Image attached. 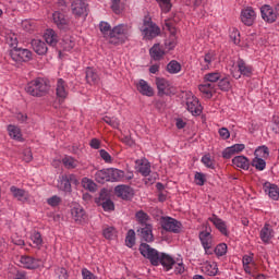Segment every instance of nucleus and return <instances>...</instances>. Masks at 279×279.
<instances>
[{"instance_id": "nucleus-6", "label": "nucleus", "mask_w": 279, "mask_h": 279, "mask_svg": "<svg viewBox=\"0 0 279 279\" xmlns=\"http://www.w3.org/2000/svg\"><path fill=\"white\" fill-rule=\"evenodd\" d=\"M260 14L265 23H276L279 16V4H277L275 9L269 4L263 5L260 8Z\"/></svg>"}, {"instance_id": "nucleus-16", "label": "nucleus", "mask_w": 279, "mask_h": 279, "mask_svg": "<svg viewBox=\"0 0 279 279\" xmlns=\"http://www.w3.org/2000/svg\"><path fill=\"white\" fill-rule=\"evenodd\" d=\"M10 193L13 199L25 204V202H29V192L25 191L24 189L17 187L15 185L10 187Z\"/></svg>"}, {"instance_id": "nucleus-48", "label": "nucleus", "mask_w": 279, "mask_h": 279, "mask_svg": "<svg viewBox=\"0 0 279 279\" xmlns=\"http://www.w3.org/2000/svg\"><path fill=\"white\" fill-rule=\"evenodd\" d=\"M252 167H255L257 171H265V168L267 167V162L265 159L260 157H255L252 161Z\"/></svg>"}, {"instance_id": "nucleus-35", "label": "nucleus", "mask_w": 279, "mask_h": 279, "mask_svg": "<svg viewBox=\"0 0 279 279\" xmlns=\"http://www.w3.org/2000/svg\"><path fill=\"white\" fill-rule=\"evenodd\" d=\"M149 54L153 58V60H162L165 57V49L160 46V44H155L150 50Z\"/></svg>"}, {"instance_id": "nucleus-21", "label": "nucleus", "mask_w": 279, "mask_h": 279, "mask_svg": "<svg viewBox=\"0 0 279 279\" xmlns=\"http://www.w3.org/2000/svg\"><path fill=\"white\" fill-rule=\"evenodd\" d=\"M166 27L169 29L171 35L169 39L166 40L165 45L166 49L171 51V49H175V45H178V41L175 39V27H173V24H171L169 21L166 22Z\"/></svg>"}, {"instance_id": "nucleus-31", "label": "nucleus", "mask_w": 279, "mask_h": 279, "mask_svg": "<svg viewBox=\"0 0 279 279\" xmlns=\"http://www.w3.org/2000/svg\"><path fill=\"white\" fill-rule=\"evenodd\" d=\"M125 172L117 168H109V182H123Z\"/></svg>"}, {"instance_id": "nucleus-28", "label": "nucleus", "mask_w": 279, "mask_h": 279, "mask_svg": "<svg viewBox=\"0 0 279 279\" xmlns=\"http://www.w3.org/2000/svg\"><path fill=\"white\" fill-rule=\"evenodd\" d=\"M32 48L38 56H45L49 48H47V44L40 39H33L31 41Z\"/></svg>"}, {"instance_id": "nucleus-64", "label": "nucleus", "mask_w": 279, "mask_h": 279, "mask_svg": "<svg viewBox=\"0 0 279 279\" xmlns=\"http://www.w3.org/2000/svg\"><path fill=\"white\" fill-rule=\"evenodd\" d=\"M56 274L58 276L59 279H68L69 278V274L66 272L65 268H59L56 270Z\"/></svg>"}, {"instance_id": "nucleus-55", "label": "nucleus", "mask_w": 279, "mask_h": 279, "mask_svg": "<svg viewBox=\"0 0 279 279\" xmlns=\"http://www.w3.org/2000/svg\"><path fill=\"white\" fill-rule=\"evenodd\" d=\"M217 256H226L228 254V245L226 243L218 244L215 248Z\"/></svg>"}, {"instance_id": "nucleus-47", "label": "nucleus", "mask_w": 279, "mask_h": 279, "mask_svg": "<svg viewBox=\"0 0 279 279\" xmlns=\"http://www.w3.org/2000/svg\"><path fill=\"white\" fill-rule=\"evenodd\" d=\"M82 186L83 189H86V191H90V193H95V191H97V184L88 178H83Z\"/></svg>"}, {"instance_id": "nucleus-62", "label": "nucleus", "mask_w": 279, "mask_h": 279, "mask_svg": "<svg viewBox=\"0 0 279 279\" xmlns=\"http://www.w3.org/2000/svg\"><path fill=\"white\" fill-rule=\"evenodd\" d=\"M22 27L25 29V32H32L34 29V23L32 20H24L22 22Z\"/></svg>"}, {"instance_id": "nucleus-3", "label": "nucleus", "mask_w": 279, "mask_h": 279, "mask_svg": "<svg viewBox=\"0 0 279 279\" xmlns=\"http://www.w3.org/2000/svg\"><path fill=\"white\" fill-rule=\"evenodd\" d=\"M130 38V26L128 24H119L112 28L109 43L111 45H121Z\"/></svg>"}, {"instance_id": "nucleus-41", "label": "nucleus", "mask_w": 279, "mask_h": 279, "mask_svg": "<svg viewBox=\"0 0 279 279\" xmlns=\"http://www.w3.org/2000/svg\"><path fill=\"white\" fill-rule=\"evenodd\" d=\"M9 136L14 138V141H23V135L21 134V129L19 126L10 124L8 126Z\"/></svg>"}, {"instance_id": "nucleus-19", "label": "nucleus", "mask_w": 279, "mask_h": 279, "mask_svg": "<svg viewBox=\"0 0 279 279\" xmlns=\"http://www.w3.org/2000/svg\"><path fill=\"white\" fill-rule=\"evenodd\" d=\"M56 94L59 99H66L69 97V85L64 80H57Z\"/></svg>"}, {"instance_id": "nucleus-42", "label": "nucleus", "mask_w": 279, "mask_h": 279, "mask_svg": "<svg viewBox=\"0 0 279 279\" xmlns=\"http://www.w3.org/2000/svg\"><path fill=\"white\" fill-rule=\"evenodd\" d=\"M31 241L33 242V247H36V250H40L43 247V235L40 232L34 231L31 234Z\"/></svg>"}, {"instance_id": "nucleus-61", "label": "nucleus", "mask_w": 279, "mask_h": 279, "mask_svg": "<svg viewBox=\"0 0 279 279\" xmlns=\"http://www.w3.org/2000/svg\"><path fill=\"white\" fill-rule=\"evenodd\" d=\"M81 274L83 279H97V276H95V274L88 270V268H83L81 270Z\"/></svg>"}, {"instance_id": "nucleus-54", "label": "nucleus", "mask_w": 279, "mask_h": 279, "mask_svg": "<svg viewBox=\"0 0 279 279\" xmlns=\"http://www.w3.org/2000/svg\"><path fill=\"white\" fill-rule=\"evenodd\" d=\"M269 156V148L262 146L255 150V158H267Z\"/></svg>"}, {"instance_id": "nucleus-14", "label": "nucleus", "mask_w": 279, "mask_h": 279, "mask_svg": "<svg viewBox=\"0 0 279 279\" xmlns=\"http://www.w3.org/2000/svg\"><path fill=\"white\" fill-rule=\"evenodd\" d=\"M71 10L74 16H86L87 13V4L84 0H72Z\"/></svg>"}, {"instance_id": "nucleus-8", "label": "nucleus", "mask_w": 279, "mask_h": 279, "mask_svg": "<svg viewBox=\"0 0 279 279\" xmlns=\"http://www.w3.org/2000/svg\"><path fill=\"white\" fill-rule=\"evenodd\" d=\"M10 58L13 62H29L32 60V52L25 48H13L10 51Z\"/></svg>"}, {"instance_id": "nucleus-34", "label": "nucleus", "mask_w": 279, "mask_h": 279, "mask_svg": "<svg viewBox=\"0 0 279 279\" xmlns=\"http://www.w3.org/2000/svg\"><path fill=\"white\" fill-rule=\"evenodd\" d=\"M135 219L142 227L151 226V217H149V215L143 210L136 211Z\"/></svg>"}, {"instance_id": "nucleus-36", "label": "nucleus", "mask_w": 279, "mask_h": 279, "mask_svg": "<svg viewBox=\"0 0 279 279\" xmlns=\"http://www.w3.org/2000/svg\"><path fill=\"white\" fill-rule=\"evenodd\" d=\"M202 271L206 274L207 276H217L219 272V268L217 267V263L213 262H207L203 265Z\"/></svg>"}, {"instance_id": "nucleus-49", "label": "nucleus", "mask_w": 279, "mask_h": 279, "mask_svg": "<svg viewBox=\"0 0 279 279\" xmlns=\"http://www.w3.org/2000/svg\"><path fill=\"white\" fill-rule=\"evenodd\" d=\"M62 162L66 169H75V167H77L78 165L77 160H75V158L71 156H65L62 159Z\"/></svg>"}, {"instance_id": "nucleus-18", "label": "nucleus", "mask_w": 279, "mask_h": 279, "mask_svg": "<svg viewBox=\"0 0 279 279\" xmlns=\"http://www.w3.org/2000/svg\"><path fill=\"white\" fill-rule=\"evenodd\" d=\"M198 236L205 250V254H213V252H210L213 247V234H210V231H202Z\"/></svg>"}, {"instance_id": "nucleus-60", "label": "nucleus", "mask_w": 279, "mask_h": 279, "mask_svg": "<svg viewBox=\"0 0 279 279\" xmlns=\"http://www.w3.org/2000/svg\"><path fill=\"white\" fill-rule=\"evenodd\" d=\"M162 12H169L171 10V0H157Z\"/></svg>"}, {"instance_id": "nucleus-1", "label": "nucleus", "mask_w": 279, "mask_h": 279, "mask_svg": "<svg viewBox=\"0 0 279 279\" xmlns=\"http://www.w3.org/2000/svg\"><path fill=\"white\" fill-rule=\"evenodd\" d=\"M140 252L144 258H148L151 265L155 267L162 265L166 271H170V269H173V266L175 265V259H173L171 255L160 253L156 248H151L147 243H142L140 245Z\"/></svg>"}, {"instance_id": "nucleus-40", "label": "nucleus", "mask_w": 279, "mask_h": 279, "mask_svg": "<svg viewBox=\"0 0 279 279\" xmlns=\"http://www.w3.org/2000/svg\"><path fill=\"white\" fill-rule=\"evenodd\" d=\"M223 74L219 71L207 73L204 76V82H207L208 84H215L216 82H219L221 80V76Z\"/></svg>"}, {"instance_id": "nucleus-17", "label": "nucleus", "mask_w": 279, "mask_h": 279, "mask_svg": "<svg viewBox=\"0 0 279 279\" xmlns=\"http://www.w3.org/2000/svg\"><path fill=\"white\" fill-rule=\"evenodd\" d=\"M137 236L146 243H151L154 241V227L151 225L141 227L137 229Z\"/></svg>"}, {"instance_id": "nucleus-38", "label": "nucleus", "mask_w": 279, "mask_h": 279, "mask_svg": "<svg viewBox=\"0 0 279 279\" xmlns=\"http://www.w3.org/2000/svg\"><path fill=\"white\" fill-rule=\"evenodd\" d=\"M95 180H96V182H99V184H104L106 182H110L109 168L108 169L98 170L95 173Z\"/></svg>"}, {"instance_id": "nucleus-13", "label": "nucleus", "mask_w": 279, "mask_h": 279, "mask_svg": "<svg viewBox=\"0 0 279 279\" xmlns=\"http://www.w3.org/2000/svg\"><path fill=\"white\" fill-rule=\"evenodd\" d=\"M161 226L163 230H167V232H173L174 234H178L180 230H182V223L169 217L162 220Z\"/></svg>"}, {"instance_id": "nucleus-29", "label": "nucleus", "mask_w": 279, "mask_h": 279, "mask_svg": "<svg viewBox=\"0 0 279 279\" xmlns=\"http://www.w3.org/2000/svg\"><path fill=\"white\" fill-rule=\"evenodd\" d=\"M264 191H265V193H267V195L270 197V199L278 202V199H279L278 185L266 182L264 184Z\"/></svg>"}, {"instance_id": "nucleus-43", "label": "nucleus", "mask_w": 279, "mask_h": 279, "mask_svg": "<svg viewBox=\"0 0 279 279\" xmlns=\"http://www.w3.org/2000/svg\"><path fill=\"white\" fill-rule=\"evenodd\" d=\"M168 73H171V75H175L182 71V64L180 62L172 60L167 65Z\"/></svg>"}, {"instance_id": "nucleus-57", "label": "nucleus", "mask_w": 279, "mask_h": 279, "mask_svg": "<svg viewBox=\"0 0 279 279\" xmlns=\"http://www.w3.org/2000/svg\"><path fill=\"white\" fill-rule=\"evenodd\" d=\"M194 180L197 186H204V184H206V174L202 172H196L194 174Z\"/></svg>"}, {"instance_id": "nucleus-37", "label": "nucleus", "mask_w": 279, "mask_h": 279, "mask_svg": "<svg viewBox=\"0 0 279 279\" xmlns=\"http://www.w3.org/2000/svg\"><path fill=\"white\" fill-rule=\"evenodd\" d=\"M228 92L232 88V84L230 83V77L226 74H222L220 80H218V84L216 85V89Z\"/></svg>"}, {"instance_id": "nucleus-51", "label": "nucleus", "mask_w": 279, "mask_h": 279, "mask_svg": "<svg viewBox=\"0 0 279 279\" xmlns=\"http://www.w3.org/2000/svg\"><path fill=\"white\" fill-rule=\"evenodd\" d=\"M102 234L105 236V239H116L117 238V229H114L113 227H107L104 229Z\"/></svg>"}, {"instance_id": "nucleus-59", "label": "nucleus", "mask_w": 279, "mask_h": 279, "mask_svg": "<svg viewBox=\"0 0 279 279\" xmlns=\"http://www.w3.org/2000/svg\"><path fill=\"white\" fill-rule=\"evenodd\" d=\"M99 156L108 165L112 163V156H110V153H107L106 149H100Z\"/></svg>"}, {"instance_id": "nucleus-4", "label": "nucleus", "mask_w": 279, "mask_h": 279, "mask_svg": "<svg viewBox=\"0 0 279 279\" xmlns=\"http://www.w3.org/2000/svg\"><path fill=\"white\" fill-rule=\"evenodd\" d=\"M140 29L144 40H154L160 34V27L151 21V17H145Z\"/></svg>"}, {"instance_id": "nucleus-50", "label": "nucleus", "mask_w": 279, "mask_h": 279, "mask_svg": "<svg viewBox=\"0 0 279 279\" xmlns=\"http://www.w3.org/2000/svg\"><path fill=\"white\" fill-rule=\"evenodd\" d=\"M125 243L128 245V247H134L135 243H136V232H134V230H129L128 234H126V239H125Z\"/></svg>"}, {"instance_id": "nucleus-23", "label": "nucleus", "mask_w": 279, "mask_h": 279, "mask_svg": "<svg viewBox=\"0 0 279 279\" xmlns=\"http://www.w3.org/2000/svg\"><path fill=\"white\" fill-rule=\"evenodd\" d=\"M208 221L214 223L215 228H217V230H219V232H221L225 236H228V226L226 225V221L218 218V216L215 214L208 218Z\"/></svg>"}, {"instance_id": "nucleus-20", "label": "nucleus", "mask_w": 279, "mask_h": 279, "mask_svg": "<svg viewBox=\"0 0 279 279\" xmlns=\"http://www.w3.org/2000/svg\"><path fill=\"white\" fill-rule=\"evenodd\" d=\"M199 92L202 93L203 97L206 99L213 98V95L217 93V85L213 83H204L198 86Z\"/></svg>"}, {"instance_id": "nucleus-7", "label": "nucleus", "mask_w": 279, "mask_h": 279, "mask_svg": "<svg viewBox=\"0 0 279 279\" xmlns=\"http://www.w3.org/2000/svg\"><path fill=\"white\" fill-rule=\"evenodd\" d=\"M71 184H78L75 174H62L58 179L57 189H59V191H63L64 193H71Z\"/></svg>"}, {"instance_id": "nucleus-26", "label": "nucleus", "mask_w": 279, "mask_h": 279, "mask_svg": "<svg viewBox=\"0 0 279 279\" xmlns=\"http://www.w3.org/2000/svg\"><path fill=\"white\" fill-rule=\"evenodd\" d=\"M136 88L141 95H144L145 97H154V88L149 86V83L145 80H140L136 84Z\"/></svg>"}, {"instance_id": "nucleus-25", "label": "nucleus", "mask_w": 279, "mask_h": 279, "mask_svg": "<svg viewBox=\"0 0 279 279\" xmlns=\"http://www.w3.org/2000/svg\"><path fill=\"white\" fill-rule=\"evenodd\" d=\"M138 173L147 178L151 173V165L147 159H140L135 161Z\"/></svg>"}, {"instance_id": "nucleus-5", "label": "nucleus", "mask_w": 279, "mask_h": 279, "mask_svg": "<svg viewBox=\"0 0 279 279\" xmlns=\"http://www.w3.org/2000/svg\"><path fill=\"white\" fill-rule=\"evenodd\" d=\"M236 69L238 70H231V75L234 80H241V75H243V77H252L254 74V68L245 63L243 59L236 61Z\"/></svg>"}, {"instance_id": "nucleus-10", "label": "nucleus", "mask_w": 279, "mask_h": 279, "mask_svg": "<svg viewBox=\"0 0 279 279\" xmlns=\"http://www.w3.org/2000/svg\"><path fill=\"white\" fill-rule=\"evenodd\" d=\"M186 109L189 110V112H191V114H193L194 117H199V114H202V105H199V99H197V97L190 95L186 98Z\"/></svg>"}, {"instance_id": "nucleus-30", "label": "nucleus", "mask_w": 279, "mask_h": 279, "mask_svg": "<svg viewBox=\"0 0 279 279\" xmlns=\"http://www.w3.org/2000/svg\"><path fill=\"white\" fill-rule=\"evenodd\" d=\"M232 165L235 169L247 171V169H250V159L245 156H236L232 159Z\"/></svg>"}, {"instance_id": "nucleus-24", "label": "nucleus", "mask_w": 279, "mask_h": 279, "mask_svg": "<svg viewBox=\"0 0 279 279\" xmlns=\"http://www.w3.org/2000/svg\"><path fill=\"white\" fill-rule=\"evenodd\" d=\"M52 19L59 29H69V19L64 16V13L56 11L52 14Z\"/></svg>"}, {"instance_id": "nucleus-33", "label": "nucleus", "mask_w": 279, "mask_h": 279, "mask_svg": "<svg viewBox=\"0 0 279 279\" xmlns=\"http://www.w3.org/2000/svg\"><path fill=\"white\" fill-rule=\"evenodd\" d=\"M114 191L118 197H122V199H130L132 197V187L129 185H118Z\"/></svg>"}, {"instance_id": "nucleus-63", "label": "nucleus", "mask_w": 279, "mask_h": 279, "mask_svg": "<svg viewBox=\"0 0 279 279\" xmlns=\"http://www.w3.org/2000/svg\"><path fill=\"white\" fill-rule=\"evenodd\" d=\"M102 208L106 211L114 210V203L110 199H106L102 202Z\"/></svg>"}, {"instance_id": "nucleus-46", "label": "nucleus", "mask_w": 279, "mask_h": 279, "mask_svg": "<svg viewBox=\"0 0 279 279\" xmlns=\"http://www.w3.org/2000/svg\"><path fill=\"white\" fill-rule=\"evenodd\" d=\"M64 51H71L75 47V39L71 36H65L61 43Z\"/></svg>"}, {"instance_id": "nucleus-15", "label": "nucleus", "mask_w": 279, "mask_h": 279, "mask_svg": "<svg viewBox=\"0 0 279 279\" xmlns=\"http://www.w3.org/2000/svg\"><path fill=\"white\" fill-rule=\"evenodd\" d=\"M20 263L24 269H38L43 265V260L34 258L29 255H23Z\"/></svg>"}, {"instance_id": "nucleus-58", "label": "nucleus", "mask_w": 279, "mask_h": 279, "mask_svg": "<svg viewBox=\"0 0 279 279\" xmlns=\"http://www.w3.org/2000/svg\"><path fill=\"white\" fill-rule=\"evenodd\" d=\"M230 40L234 44V45H240L241 43V34L239 33V31L233 29L230 33Z\"/></svg>"}, {"instance_id": "nucleus-53", "label": "nucleus", "mask_w": 279, "mask_h": 279, "mask_svg": "<svg viewBox=\"0 0 279 279\" xmlns=\"http://www.w3.org/2000/svg\"><path fill=\"white\" fill-rule=\"evenodd\" d=\"M111 10L114 14H121V12H123V3L121 0H111Z\"/></svg>"}, {"instance_id": "nucleus-12", "label": "nucleus", "mask_w": 279, "mask_h": 279, "mask_svg": "<svg viewBox=\"0 0 279 279\" xmlns=\"http://www.w3.org/2000/svg\"><path fill=\"white\" fill-rule=\"evenodd\" d=\"M217 60V52L209 51L205 53V56L201 57L199 64H201V71H209V69H213V62Z\"/></svg>"}, {"instance_id": "nucleus-56", "label": "nucleus", "mask_w": 279, "mask_h": 279, "mask_svg": "<svg viewBox=\"0 0 279 279\" xmlns=\"http://www.w3.org/2000/svg\"><path fill=\"white\" fill-rule=\"evenodd\" d=\"M201 161L207 167V169H215V161L210 158V155L207 154L203 156Z\"/></svg>"}, {"instance_id": "nucleus-27", "label": "nucleus", "mask_w": 279, "mask_h": 279, "mask_svg": "<svg viewBox=\"0 0 279 279\" xmlns=\"http://www.w3.org/2000/svg\"><path fill=\"white\" fill-rule=\"evenodd\" d=\"M259 238L262 239L263 243H269V241L274 239V227L266 223L259 232Z\"/></svg>"}, {"instance_id": "nucleus-45", "label": "nucleus", "mask_w": 279, "mask_h": 279, "mask_svg": "<svg viewBox=\"0 0 279 279\" xmlns=\"http://www.w3.org/2000/svg\"><path fill=\"white\" fill-rule=\"evenodd\" d=\"M102 121L107 123V125H110L111 128H113L114 130H119V126L121 125V121L117 117L110 118L106 116L102 118Z\"/></svg>"}, {"instance_id": "nucleus-22", "label": "nucleus", "mask_w": 279, "mask_h": 279, "mask_svg": "<svg viewBox=\"0 0 279 279\" xmlns=\"http://www.w3.org/2000/svg\"><path fill=\"white\" fill-rule=\"evenodd\" d=\"M156 86L159 95H171V84L167 78L157 77Z\"/></svg>"}, {"instance_id": "nucleus-9", "label": "nucleus", "mask_w": 279, "mask_h": 279, "mask_svg": "<svg viewBox=\"0 0 279 279\" xmlns=\"http://www.w3.org/2000/svg\"><path fill=\"white\" fill-rule=\"evenodd\" d=\"M71 218L73 221L82 226V223H86V219L88 216L86 215V210L80 204H74L71 208Z\"/></svg>"}, {"instance_id": "nucleus-32", "label": "nucleus", "mask_w": 279, "mask_h": 279, "mask_svg": "<svg viewBox=\"0 0 279 279\" xmlns=\"http://www.w3.org/2000/svg\"><path fill=\"white\" fill-rule=\"evenodd\" d=\"M44 38H45L47 45H49L50 47H56V45H58V40H60L56 31H53L51 28H48L45 32Z\"/></svg>"}, {"instance_id": "nucleus-2", "label": "nucleus", "mask_w": 279, "mask_h": 279, "mask_svg": "<svg viewBox=\"0 0 279 279\" xmlns=\"http://www.w3.org/2000/svg\"><path fill=\"white\" fill-rule=\"evenodd\" d=\"M49 88L51 85L47 78L37 77L26 85L25 90L32 97H45L49 93Z\"/></svg>"}, {"instance_id": "nucleus-44", "label": "nucleus", "mask_w": 279, "mask_h": 279, "mask_svg": "<svg viewBox=\"0 0 279 279\" xmlns=\"http://www.w3.org/2000/svg\"><path fill=\"white\" fill-rule=\"evenodd\" d=\"M100 32L105 38L110 40V34H112V27L108 22H100L99 24Z\"/></svg>"}, {"instance_id": "nucleus-39", "label": "nucleus", "mask_w": 279, "mask_h": 279, "mask_svg": "<svg viewBox=\"0 0 279 279\" xmlns=\"http://www.w3.org/2000/svg\"><path fill=\"white\" fill-rule=\"evenodd\" d=\"M86 80H87L88 84H98L99 83V74H97V72L93 68H87Z\"/></svg>"}, {"instance_id": "nucleus-52", "label": "nucleus", "mask_w": 279, "mask_h": 279, "mask_svg": "<svg viewBox=\"0 0 279 279\" xmlns=\"http://www.w3.org/2000/svg\"><path fill=\"white\" fill-rule=\"evenodd\" d=\"M48 206H51V208H58L60 204H62V198L58 195H53L49 198H47Z\"/></svg>"}, {"instance_id": "nucleus-11", "label": "nucleus", "mask_w": 279, "mask_h": 279, "mask_svg": "<svg viewBox=\"0 0 279 279\" xmlns=\"http://www.w3.org/2000/svg\"><path fill=\"white\" fill-rule=\"evenodd\" d=\"M240 19L244 25L252 27L256 21V11L252 7H247L241 11Z\"/></svg>"}]
</instances>
